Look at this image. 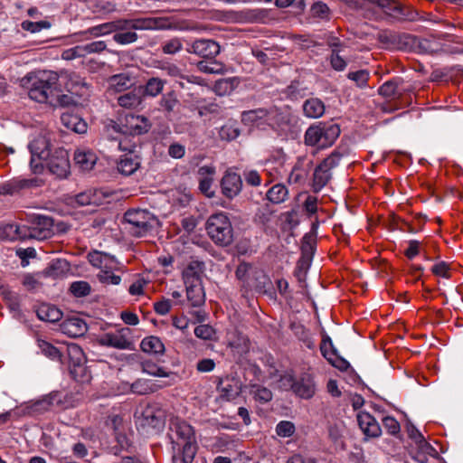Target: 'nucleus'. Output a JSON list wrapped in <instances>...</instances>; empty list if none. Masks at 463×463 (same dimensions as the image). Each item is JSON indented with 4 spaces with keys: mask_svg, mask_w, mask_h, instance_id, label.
Listing matches in <instances>:
<instances>
[{
    "mask_svg": "<svg viewBox=\"0 0 463 463\" xmlns=\"http://www.w3.org/2000/svg\"><path fill=\"white\" fill-rule=\"evenodd\" d=\"M165 352V345L159 337L152 335L146 338V374L168 379L157 381L146 379V392H156L175 382V373L161 365L165 362L163 359Z\"/></svg>",
    "mask_w": 463,
    "mask_h": 463,
    "instance_id": "1",
    "label": "nucleus"
},
{
    "mask_svg": "<svg viewBox=\"0 0 463 463\" xmlns=\"http://www.w3.org/2000/svg\"><path fill=\"white\" fill-rule=\"evenodd\" d=\"M168 439L173 451V459L181 457L184 463H192L196 452L197 442L194 428L178 418L170 421Z\"/></svg>",
    "mask_w": 463,
    "mask_h": 463,
    "instance_id": "2",
    "label": "nucleus"
},
{
    "mask_svg": "<svg viewBox=\"0 0 463 463\" xmlns=\"http://www.w3.org/2000/svg\"><path fill=\"white\" fill-rule=\"evenodd\" d=\"M29 80L31 85L28 88V95L32 99L40 103H54V98L60 92L58 72L40 71Z\"/></svg>",
    "mask_w": 463,
    "mask_h": 463,
    "instance_id": "3",
    "label": "nucleus"
},
{
    "mask_svg": "<svg viewBox=\"0 0 463 463\" xmlns=\"http://www.w3.org/2000/svg\"><path fill=\"white\" fill-rule=\"evenodd\" d=\"M340 128L337 125L317 123L311 125L305 132L304 142L308 146L324 149L331 146L339 137Z\"/></svg>",
    "mask_w": 463,
    "mask_h": 463,
    "instance_id": "4",
    "label": "nucleus"
},
{
    "mask_svg": "<svg viewBox=\"0 0 463 463\" xmlns=\"http://www.w3.org/2000/svg\"><path fill=\"white\" fill-rule=\"evenodd\" d=\"M206 231L216 244L227 246L232 242V226L229 217L224 213L211 215L206 222Z\"/></svg>",
    "mask_w": 463,
    "mask_h": 463,
    "instance_id": "5",
    "label": "nucleus"
},
{
    "mask_svg": "<svg viewBox=\"0 0 463 463\" xmlns=\"http://www.w3.org/2000/svg\"><path fill=\"white\" fill-rule=\"evenodd\" d=\"M28 225L24 226V238L46 240L53 235V219L42 214L27 215Z\"/></svg>",
    "mask_w": 463,
    "mask_h": 463,
    "instance_id": "6",
    "label": "nucleus"
},
{
    "mask_svg": "<svg viewBox=\"0 0 463 463\" xmlns=\"http://www.w3.org/2000/svg\"><path fill=\"white\" fill-rule=\"evenodd\" d=\"M281 386L291 389L292 392L302 399H310L315 395L316 383L310 373H303L298 379H295L291 373H285L280 379Z\"/></svg>",
    "mask_w": 463,
    "mask_h": 463,
    "instance_id": "7",
    "label": "nucleus"
},
{
    "mask_svg": "<svg viewBox=\"0 0 463 463\" xmlns=\"http://www.w3.org/2000/svg\"><path fill=\"white\" fill-rule=\"evenodd\" d=\"M44 163L49 172L58 178H66L70 175L69 153L62 147L53 149Z\"/></svg>",
    "mask_w": 463,
    "mask_h": 463,
    "instance_id": "8",
    "label": "nucleus"
},
{
    "mask_svg": "<svg viewBox=\"0 0 463 463\" xmlns=\"http://www.w3.org/2000/svg\"><path fill=\"white\" fill-rule=\"evenodd\" d=\"M340 158L339 154L332 153L315 168L312 184L314 192L317 193L326 185L331 178V170L338 165Z\"/></svg>",
    "mask_w": 463,
    "mask_h": 463,
    "instance_id": "9",
    "label": "nucleus"
},
{
    "mask_svg": "<svg viewBox=\"0 0 463 463\" xmlns=\"http://www.w3.org/2000/svg\"><path fill=\"white\" fill-rule=\"evenodd\" d=\"M67 354L70 360V373L77 382L87 380V367L85 366V355L80 345L71 344L67 346Z\"/></svg>",
    "mask_w": 463,
    "mask_h": 463,
    "instance_id": "10",
    "label": "nucleus"
},
{
    "mask_svg": "<svg viewBox=\"0 0 463 463\" xmlns=\"http://www.w3.org/2000/svg\"><path fill=\"white\" fill-rule=\"evenodd\" d=\"M145 125V116L134 114H128L125 118V124L121 125L114 120H110L108 123L109 134L114 131L118 134H124L125 136H136L141 135L143 131V126Z\"/></svg>",
    "mask_w": 463,
    "mask_h": 463,
    "instance_id": "11",
    "label": "nucleus"
},
{
    "mask_svg": "<svg viewBox=\"0 0 463 463\" xmlns=\"http://www.w3.org/2000/svg\"><path fill=\"white\" fill-rule=\"evenodd\" d=\"M128 28L143 29L145 28V20H118L114 22H109L102 24H99L97 26L90 27L88 29L87 33L95 37H98L100 35H105L113 32H117L118 30H126Z\"/></svg>",
    "mask_w": 463,
    "mask_h": 463,
    "instance_id": "12",
    "label": "nucleus"
},
{
    "mask_svg": "<svg viewBox=\"0 0 463 463\" xmlns=\"http://www.w3.org/2000/svg\"><path fill=\"white\" fill-rule=\"evenodd\" d=\"M377 7L381 8L386 14L396 19L415 21L419 18V14L416 10L404 6L395 0H379Z\"/></svg>",
    "mask_w": 463,
    "mask_h": 463,
    "instance_id": "13",
    "label": "nucleus"
},
{
    "mask_svg": "<svg viewBox=\"0 0 463 463\" xmlns=\"http://www.w3.org/2000/svg\"><path fill=\"white\" fill-rule=\"evenodd\" d=\"M130 329L124 327L115 332L103 334L99 338V343L103 346L117 349H133V343L129 340Z\"/></svg>",
    "mask_w": 463,
    "mask_h": 463,
    "instance_id": "14",
    "label": "nucleus"
},
{
    "mask_svg": "<svg viewBox=\"0 0 463 463\" xmlns=\"http://www.w3.org/2000/svg\"><path fill=\"white\" fill-rule=\"evenodd\" d=\"M58 392H51L43 398L25 403L22 407V414L28 416H37L51 410L55 404L61 403Z\"/></svg>",
    "mask_w": 463,
    "mask_h": 463,
    "instance_id": "15",
    "label": "nucleus"
},
{
    "mask_svg": "<svg viewBox=\"0 0 463 463\" xmlns=\"http://www.w3.org/2000/svg\"><path fill=\"white\" fill-rule=\"evenodd\" d=\"M58 74L59 79L62 78L65 80V86L69 91L75 92L80 96L88 93L90 85L85 78L81 77L79 73L72 71L61 70Z\"/></svg>",
    "mask_w": 463,
    "mask_h": 463,
    "instance_id": "16",
    "label": "nucleus"
},
{
    "mask_svg": "<svg viewBox=\"0 0 463 463\" xmlns=\"http://www.w3.org/2000/svg\"><path fill=\"white\" fill-rule=\"evenodd\" d=\"M109 194L100 189H89L70 198L71 204L78 206L101 205Z\"/></svg>",
    "mask_w": 463,
    "mask_h": 463,
    "instance_id": "17",
    "label": "nucleus"
},
{
    "mask_svg": "<svg viewBox=\"0 0 463 463\" xmlns=\"http://www.w3.org/2000/svg\"><path fill=\"white\" fill-rule=\"evenodd\" d=\"M220 51V45L215 41L209 39L196 40L187 48L189 53L196 54L204 59L215 58Z\"/></svg>",
    "mask_w": 463,
    "mask_h": 463,
    "instance_id": "18",
    "label": "nucleus"
},
{
    "mask_svg": "<svg viewBox=\"0 0 463 463\" xmlns=\"http://www.w3.org/2000/svg\"><path fill=\"white\" fill-rule=\"evenodd\" d=\"M221 188L225 197L229 199L236 197L242 188L241 175L234 172L227 171L222 178Z\"/></svg>",
    "mask_w": 463,
    "mask_h": 463,
    "instance_id": "19",
    "label": "nucleus"
},
{
    "mask_svg": "<svg viewBox=\"0 0 463 463\" xmlns=\"http://www.w3.org/2000/svg\"><path fill=\"white\" fill-rule=\"evenodd\" d=\"M126 222L130 224V232L137 237L145 232V210L141 208L129 209L124 214Z\"/></svg>",
    "mask_w": 463,
    "mask_h": 463,
    "instance_id": "20",
    "label": "nucleus"
},
{
    "mask_svg": "<svg viewBox=\"0 0 463 463\" xmlns=\"http://www.w3.org/2000/svg\"><path fill=\"white\" fill-rule=\"evenodd\" d=\"M39 183L37 178L14 179L0 185V194L14 195L23 189L39 186Z\"/></svg>",
    "mask_w": 463,
    "mask_h": 463,
    "instance_id": "21",
    "label": "nucleus"
},
{
    "mask_svg": "<svg viewBox=\"0 0 463 463\" xmlns=\"http://www.w3.org/2000/svg\"><path fill=\"white\" fill-rule=\"evenodd\" d=\"M357 421L361 430L366 437L376 438L381 435L382 430L379 423L368 412H359Z\"/></svg>",
    "mask_w": 463,
    "mask_h": 463,
    "instance_id": "22",
    "label": "nucleus"
},
{
    "mask_svg": "<svg viewBox=\"0 0 463 463\" xmlns=\"http://www.w3.org/2000/svg\"><path fill=\"white\" fill-rule=\"evenodd\" d=\"M165 424V413L158 407H146V425L149 426L152 434L160 433Z\"/></svg>",
    "mask_w": 463,
    "mask_h": 463,
    "instance_id": "23",
    "label": "nucleus"
},
{
    "mask_svg": "<svg viewBox=\"0 0 463 463\" xmlns=\"http://www.w3.org/2000/svg\"><path fill=\"white\" fill-rule=\"evenodd\" d=\"M145 97V87L138 86L132 90L121 95L118 99V102L121 107L135 109L142 104Z\"/></svg>",
    "mask_w": 463,
    "mask_h": 463,
    "instance_id": "24",
    "label": "nucleus"
},
{
    "mask_svg": "<svg viewBox=\"0 0 463 463\" xmlns=\"http://www.w3.org/2000/svg\"><path fill=\"white\" fill-rule=\"evenodd\" d=\"M29 149L33 156L40 161H44L52 153L51 143L45 137L39 136L29 144Z\"/></svg>",
    "mask_w": 463,
    "mask_h": 463,
    "instance_id": "25",
    "label": "nucleus"
},
{
    "mask_svg": "<svg viewBox=\"0 0 463 463\" xmlns=\"http://www.w3.org/2000/svg\"><path fill=\"white\" fill-rule=\"evenodd\" d=\"M241 121L249 127H256L261 129L266 128V109H258L244 111L241 114Z\"/></svg>",
    "mask_w": 463,
    "mask_h": 463,
    "instance_id": "26",
    "label": "nucleus"
},
{
    "mask_svg": "<svg viewBox=\"0 0 463 463\" xmlns=\"http://www.w3.org/2000/svg\"><path fill=\"white\" fill-rule=\"evenodd\" d=\"M61 124L68 129L78 134L87 131V123L79 116L72 113H63L61 116Z\"/></svg>",
    "mask_w": 463,
    "mask_h": 463,
    "instance_id": "27",
    "label": "nucleus"
},
{
    "mask_svg": "<svg viewBox=\"0 0 463 463\" xmlns=\"http://www.w3.org/2000/svg\"><path fill=\"white\" fill-rule=\"evenodd\" d=\"M97 156L90 150L78 148L74 152L75 164L83 171H90L97 162Z\"/></svg>",
    "mask_w": 463,
    "mask_h": 463,
    "instance_id": "28",
    "label": "nucleus"
},
{
    "mask_svg": "<svg viewBox=\"0 0 463 463\" xmlns=\"http://www.w3.org/2000/svg\"><path fill=\"white\" fill-rule=\"evenodd\" d=\"M186 285L187 299L194 307H200L205 301V294L201 280H195Z\"/></svg>",
    "mask_w": 463,
    "mask_h": 463,
    "instance_id": "29",
    "label": "nucleus"
},
{
    "mask_svg": "<svg viewBox=\"0 0 463 463\" xmlns=\"http://www.w3.org/2000/svg\"><path fill=\"white\" fill-rule=\"evenodd\" d=\"M61 326L64 333L74 337L82 335L88 329L85 321L79 317L67 318Z\"/></svg>",
    "mask_w": 463,
    "mask_h": 463,
    "instance_id": "30",
    "label": "nucleus"
},
{
    "mask_svg": "<svg viewBox=\"0 0 463 463\" xmlns=\"http://www.w3.org/2000/svg\"><path fill=\"white\" fill-rule=\"evenodd\" d=\"M37 317L45 322L55 323L62 317L61 311L51 304H42L36 309Z\"/></svg>",
    "mask_w": 463,
    "mask_h": 463,
    "instance_id": "31",
    "label": "nucleus"
},
{
    "mask_svg": "<svg viewBox=\"0 0 463 463\" xmlns=\"http://www.w3.org/2000/svg\"><path fill=\"white\" fill-rule=\"evenodd\" d=\"M24 226L14 223H0V240L24 241Z\"/></svg>",
    "mask_w": 463,
    "mask_h": 463,
    "instance_id": "32",
    "label": "nucleus"
},
{
    "mask_svg": "<svg viewBox=\"0 0 463 463\" xmlns=\"http://www.w3.org/2000/svg\"><path fill=\"white\" fill-rule=\"evenodd\" d=\"M250 280H247V289L258 292L264 291L266 286L269 284V280L264 272L260 269L253 268Z\"/></svg>",
    "mask_w": 463,
    "mask_h": 463,
    "instance_id": "33",
    "label": "nucleus"
},
{
    "mask_svg": "<svg viewBox=\"0 0 463 463\" xmlns=\"http://www.w3.org/2000/svg\"><path fill=\"white\" fill-rule=\"evenodd\" d=\"M136 157L132 153L124 155L117 165L118 171L124 175H132L140 165Z\"/></svg>",
    "mask_w": 463,
    "mask_h": 463,
    "instance_id": "34",
    "label": "nucleus"
},
{
    "mask_svg": "<svg viewBox=\"0 0 463 463\" xmlns=\"http://www.w3.org/2000/svg\"><path fill=\"white\" fill-rule=\"evenodd\" d=\"M204 270V264L199 260H192L183 272V277L185 284L201 280V276Z\"/></svg>",
    "mask_w": 463,
    "mask_h": 463,
    "instance_id": "35",
    "label": "nucleus"
},
{
    "mask_svg": "<svg viewBox=\"0 0 463 463\" xmlns=\"http://www.w3.org/2000/svg\"><path fill=\"white\" fill-rule=\"evenodd\" d=\"M303 111L307 118H318L325 113V105L318 99H309L304 102Z\"/></svg>",
    "mask_w": 463,
    "mask_h": 463,
    "instance_id": "36",
    "label": "nucleus"
},
{
    "mask_svg": "<svg viewBox=\"0 0 463 463\" xmlns=\"http://www.w3.org/2000/svg\"><path fill=\"white\" fill-rule=\"evenodd\" d=\"M90 262L93 266L100 267L101 269H114L118 265V261L113 256L108 253L94 252L89 254Z\"/></svg>",
    "mask_w": 463,
    "mask_h": 463,
    "instance_id": "37",
    "label": "nucleus"
},
{
    "mask_svg": "<svg viewBox=\"0 0 463 463\" xmlns=\"http://www.w3.org/2000/svg\"><path fill=\"white\" fill-rule=\"evenodd\" d=\"M288 197V190L283 184H276L267 192V199L275 204L284 203Z\"/></svg>",
    "mask_w": 463,
    "mask_h": 463,
    "instance_id": "38",
    "label": "nucleus"
},
{
    "mask_svg": "<svg viewBox=\"0 0 463 463\" xmlns=\"http://www.w3.org/2000/svg\"><path fill=\"white\" fill-rule=\"evenodd\" d=\"M286 122V117L277 108L266 109V126L273 129H279L281 128Z\"/></svg>",
    "mask_w": 463,
    "mask_h": 463,
    "instance_id": "39",
    "label": "nucleus"
},
{
    "mask_svg": "<svg viewBox=\"0 0 463 463\" xmlns=\"http://www.w3.org/2000/svg\"><path fill=\"white\" fill-rule=\"evenodd\" d=\"M199 71L208 74H222L225 71L224 65L213 59H207L197 62Z\"/></svg>",
    "mask_w": 463,
    "mask_h": 463,
    "instance_id": "40",
    "label": "nucleus"
},
{
    "mask_svg": "<svg viewBox=\"0 0 463 463\" xmlns=\"http://www.w3.org/2000/svg\"><path fill=\"white\" fill-rule=\"evenodd\" d=\"M69 270V263L65 260H56L46 268L45 274L48 277L57 279L63 277Z\"/></svg>",
    "mask_w": 463,
    "mask_h": 463,
    "instance_id": "41",
    "label": "nucleus"
},
{
    "mask_svg": "<svg viewBox=\"0 0 463 463\" xmlns=\"http://www.w3.org/2000/svg\"><path fill=\"white\" fill-rule=\"evenodd\" d=\"M37 346L45 356L52 360H61V352L51 343L43 339H37Z\"/></svg>",
    "mask_w": 463,
    "mask_h": 463,
    "instance_id": "42",
    "label": "nucleus"
},
{
    "mask_svg": "<svg viewBox=\"0 0 463 463\" xmlns=\"http://www.w3.org/2000/svg\"><path fill=\"white\" fill-rule=\"evenodd\" d=\"M240 128L233 122H228L219 130V137L222 140L232 141L240 136Z\"/></svg>",
    "mask_w": 463,
    "mask_h": 463,
    "instance_id": "43",
    "label": "nucleus"
},
{
    "mask_svg": "<svg viewBox=\"0 0 463 463\" xmlns=\"http://www.w3.org/2000/svg\"><path fill=\"white\" fill-rule=\"evenodd\" d=\"M322 355L328 361L333 362V357L336 356V349L335 348L332 339L326 334H323L320 345Z\"/></svg>",
    "mask_w": 463,
    "mask_h": 463,
    "instance_id": "44",
    "label": "nucleus"
},
{
    "mask_svg": "<svg viewBox=\"0 0 463 463\" xmlns=\"http://www.w3.org/2000/svg\"><path fill=\"white\" fill-rule=\"evenodd\" d=\"M132 85L131 79L126 74L114 75L109 79V87L120 92Z\"/></svg>",
    "mask_w": 463,
    "mask_h": 463,
    "instance_id": "45",
    "label": "nucleus"
},
{
    "mask_svg": "<svg viewBox=\"0 0 463 463\" xmlns=\"http://www.w3.org/2000/svg\"><path fill=\"white\" fill-rule=\"evenodd\" d=\"M250 392V394L253 395L256 401H259L263 403L268 402L272 399L271 391L261 385H251Z\"/></svg>",
    "mask_w": 463,
    "mask_h": 463,
    "instance_id": "46",
    "label": "nucleus"
},
{
    "mask_svg": "<svg viewBox=\"0 0 463 463\" xmlns=\"http://www.w3.org/2000/svg\"><path fill=\"white\" fill-rule=\"evenodd\" d=\"M71 293L76 298H83L90 294L91 288L87 281H74L70 287Z\"/></svg>",
    "mask_w": 463,
    "mask_h": 463,
    "instance_id": "47",
    "label": "nucleus"
},
{
    "mask_svg": "<svg viewBox=\"0 0 463 463\" xmlns=\"http://www.w3.org/2000/svg\"><path fill=\"white\" fill-rule=\"evenodd\" d=\"M310 13L314 18L321 20H328L330 18V9L323 2L314 3L310 8Z\"/></svg>",
    "mask_w": 463,
    "mask_h": 463,
    "instance_id": "48",
    "label": "nucleus"
},
{
    "mask_svg": "<svg viewBox=\"0 0 463 463\" xmlns=\"http://www.w3.org/2000/svg\"><path fill=\"white\" fill-rule=\"evenodd\" d=\"M51 25V23L48 21L32 22L26 20L22 22L21 24V27L23 30L30 32L32 33H39L43 29H49Z\"/></svg>",
    "mask_w": 463,
    "mask_h": 463,
    "instance_id": "49",
    "label": "nucleus"
},
{
    "mask_svg": "<svg viewBox=\"0 0 463 463\" xmlns=\"http://www.w3.org/2000/svg\"><path fill=\"white\" fill-rule=\"evenodd\" d=\"M378 91L380 95L388 99H393L400 95L396 80L386 81L379 88Z\"/></svg>",
    "mask_w": 463,
    "mask_h": 463,
    "instance_id": "50",
    "label": "nucleus"
},
{
    "mask_svg": "<svg viewBox=\"0 0 463 463\" xmlns=\"http://www.w3.org/2000/svg\"><path fill=\"white\" fill-rule=\"evenodd\" d=\"M253 267L246 262L241 263L236 269V277L242 282V286L247 289V280L251 277Z\"/></svg>",
    "mask_w": 463,
    "mask_h": 463,
    "instance_id": "51",
    "label": "nucleus"
},
{
    "mask_svg": "<svg viewBox=\"0 0 463 463\" xmlns=\"http://www.w3.org/2000/svg\"><path fill=\"white\" fill-rule=\"evenodd\" d=\"M194 335L196 337L203 340H213L215 338L216 332L210 325L203 324L194 328Z\"/></svg>",
    "mask_w": 463,
    "mask_h": 463,
    "instance_id": "52",
    "label": "nucleus"
},
{
    "mask_svg": "<svg viewBox=\"0 0 463 463\" xmlns=\"http://www.w3.org/2000/svg\"><path fill=\"white\" fill-rule=\"evenodd\" d=\"M2 295L12 311L18 312L20 310V299L16 293L6 289L2 291Z\"/></svg>",
    "mask_w": 463,
    "mask_h": 463,
    "instance_id": "53",
    "label": "nucleus"
},
{
    "mask_svg": "<svg viewBox=\"0 0 463 463\" xmlns=\"http://www.w3.org/2000/svg\"><path fill=\"white\" fill-rule=\"evenodd\" d=\"M347 77L349 80L354 81L358 87L364 88L367 84L369 73L365 70H360L349 72Z\"/></svg>",
    "mask_w": 463,
    "mask_h": 463,
    "instance_id": "54",
    "label": "nucleus"
},
{
    "mask_svg": "<svg viewBox=\"0 0 463 463\" xmlns=\"http://www.w3.org/2000/svg\"><path fill=\"white\" fill-rule=\"evenodd\" d=\"M233 89V80L232 79H221L214 84V91L218 95H226Z\"/></svg>",
    "mask_w": 463,
    "mask_h": 463,
    "instance_id": "55",
    "label": "nucleus"
},
{
    "mask_svg": "<svg viewBox=\"0 0 463 463\" xmlns=\"http://www.w3.org/2000/svg\"><path fill=\"white\" fill-rule=\"evenodd\" d=\"M164 87V81L158 78H150L146 81V96H156L159 94Z\"/></svg>",
    "mask_w": 463,
    "mask_h": 463,
    "instance_id": "56",
    "label": "nucleus"
},
{
    "mask_svg": "<svg viewBox=\"0 0 463 463\" xmlns=\"http://www.w3.org/2000/svg\"><path fill=\"white\" fill-rule=\"evenodd\" d=\"M409 435L411 438L415 439L416 442L420 443V449L426 453L430 454L431 451H435L434 449L425 441L422 434L417 429L412 428L410 430Z\"/></svg>",
    "mask_w": 463,
    "mask_h": 463,
    "instance_id": "57",
    "label": "nucleus"
},
{
    "mask_svg": "<svg viewBox=\"0 0 463 463\" xmlns=\"http://www.w3.org/2000/svg\"><path fill=\"white\" fill-rule=\"evenodd\" d=\"M121 32L116 33L113 35V39L115 42L120 44H128L134 43L137 39V35L135 32H124V30H120Z\"/></svg>",
    "mask_w": 463,
    "mask_h": 463,
    "instance_id": "58",
    "label": "nucleus"
},
{
    "mask_svg": "<svg viewBox=\"0 0 463 463\" xmlns=\"http://www.w3.org/2000/svg\"><path fill=\"white\" fill-rule=\"evenodd\" d=\"M276 432L279 437H290L295 432V426L292 422L288 420L280 421L276 427Z\"/></svg>",
    "mask_w": 463,
    "mask_h": 463,
    "instance_id": "59",
    "label": "nucleus"
},
{
    "mask_svg": "<svg viewBox=\"0 0 463 463\" xmlns=\"http://www.w3.org/2000/svg\"><path fill=\"white\" fill-rule=\"evenodd\" d=\"M100 282L105 284L118 285L120 283V277L115 275L109 269H102L98 275Z\"/></svg>",
    "mask_w": 463,
    "mask_h": 463,
    "instance_id": "60",
    "label": "nucleus"
},
{
    "mask_svg": "<svg viewBox=\"0 0 463 463\" xmlns=\"http://www.w3.org/2000/svg\"><path fill=\"white\" fill-rule=\"evenodd\" d=\"M340 50L334 49L330 57V63L334 70L344 71L347 65L345 60L339 55Z\"/></svg>",
    "mask_w": 463,
    "mask_h": 463,
    "instance_id": "61",
    "label": "nucleus"
},
{
    "mask_svg": "<svg viewBox=\"0 0 463 463\" xmlns=\"http://www.w3.org/2000/svg\"><path fill=\"white\" fill-rule=\"evenodd\" d=\"M84 56V49L82 45H77L75 47L64 50L61 53V59L71 61L75 58H81Z\"/></svg>",
    "mask_w": 463,
    "mask_h": 463,
    "instance_id": "62",
    "label": "nucleus"
},
{
    "mask_svg": "<svg viewBox=\"0 0 463 463\" xmlns=\"http://www.w3.org/2000/svg\"><path fill=\"white\" fill-rule=\"evenodd\" d=\"M183 48V44L181 40L178 38H174L164 43L162 50L164 53L166 54H175L181 51Z\"/></svg>",
    "mask_w": 463,
    "mask_h": 463,
    "instance_id": "63",
    "label": "nucleus"
},
{
    "mask_svg": "<svg viewBox=\"0 0 463 463\" xmlns=\"http://www.w3.org/2000/svg\"><path fill=\"white\" fill-rule=\"evenodd\" d=\"M431 272L441 278L449 279L450 277V268L449 265L445 261H440L435 264L431 268Z\"/></svg>",
    "mask_w": 463,
    "mask_h": 463,
    "instance_id": "64",
    "label": "nucleus"
}]
</instances>
